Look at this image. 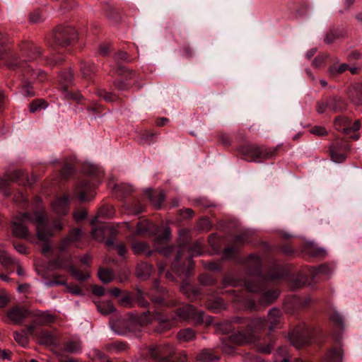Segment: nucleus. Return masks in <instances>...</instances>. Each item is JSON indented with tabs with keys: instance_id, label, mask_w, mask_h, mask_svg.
<instances>
[{
	"instance_id": "f257e3e1",
	"label": "nucleus",
	"mask_w": 362,
	"mask_h": 362,
	"mask_svg": "<svg viewBox=\"0 0 362 362\" xmlns=\"http://www.w3.org/2000/svg\"><path fill=\"white\" fill-rule=\"evenodd\" d=\"M30 223L35 225L37 238L41 241H48L55 231H60L64 228L60 219L55 220L53 226H50L45 211L42 209L32 213H23L16 216L13 221V234L18 238H27L30 234L27 225Z\"/></svg>"
},
{
	"instance_id": "f03ea898",
	"label": "nucleus",
	"mask_w": 362,
	"mask_h": 362,
	"mask_svg": "<svg viewBox=\"0 0 362 362\" xmlns=\"http://www.w3.org/2000/svg\"><path fill=\"white\" fill-rule=\"evenodd\" d=\"M284 274L280 270L272 272L268 276H257L248 279L245 283L246 289L251 293H259V302L264 305H268L279 296L276 289H267V284L282 279Z\"/></svg>"
},
{
	"instance_id": "7ed1b4c3",
	"label": "nucleus",
	"mask_w": 362,
	"mask_h": 362,
	"mask_svg": "<svg viewBox=\"0 0 362 362\" xmlns=\"http://www.w3.org/2000/svg\"><path fill=\"white\" fill-rule=\"evenodd\" d=\"M8 41L7 37L0 31V59H2L4 54H6V65L10 69L20 67L24 76H29L32 79H37L39 81H43L46 77L45 73L41 70L35 71L26 62H19L16 54L12 52L8 49L2 47Z\"/></svg>"
},
{
	"instance_id": "20e7f679",
	"label": "nucleus",
	"mask_w": 362,
	"mask_h": 362,
	"mask_svg": "<svg viewBox=\"0 0 362 362\" xmlns=\"http://www.w3.org/2000/svg\"><path fill=\"white\" fill-rule=\"evenodd\" d=\"M267 320L264 318H255L247 325L246 333L238 332L229 334L228 332V341L235 344L255 343L259 339L257 333L265 328Z\"/></svg>"
},
{
	"instance_id": "39448f33",
	"label": "nucleus",
	"mask_w": 362,
	"mask_h": 362,
	"mask_svg": "<svg viewBox=\"0 0 362 362\" xmlns=\"http://www.w3.org/2000/svg\"><path fill=\"white\" fill-rule=\"evenodd\" d=\"M187 234L188 231L186 229H182L180 230V235L182 238V242L180 245V248L175 258V262L173 266V271L177 275H181L182 272L176 267V264H177L182 258L186 257L189 262H190V259L193 256L200 255L203 252L202 243L199 240L194 243L193 244L188 243L186 240Z\"/></svg>"
},
{
	"instance_id": "423d86ee",
	"label": "nucleus",
	"mask_w": 362,
	"mask_h": 362,
	"mask_svg": "<svg viewBox=\"0 0 362 362\" xmlns=\"http://www.w3.org/2000/svg\"><path fill=\"white\" fill-rule=\"evenodd\" d=\"M313 330L305 323L298 325L289 334V340L296 349H301L310 344Z\"/></svg>"
},
{
	"instance_id": "0eeeda50",
	"label": "nucleus",
	"mask_w": 362,
	"mask_h": 362,
	"mask_svg": "<svg viewBox=\"0 0 362 362\" xmlns=\"http://www.w3.org/2000/svg\"><path fill=\"white\" fill-rule=\"evenodd\" d=\"M240 152L248 160L259 162L262 160L271 158L275 154L276 150L247 144L240 148Z\"/></svg>"
},
{
	"instance_id": "6e6552de",
	"label": "nucleus",
	"mask_w": 362,
	"mask_h": 362,
	"mask_svg": "<svg viewBox=\"0 0 362 362\" xmlns=\"http://www.w3.org/2000/svg\"><path fill=\"white\" fill-rule=\"evenodd\" d=\"M173 317L174 320H192L201 323L204 320V313L191 305H185L176 310Z\"/></svg>"
},
{
	"instance_id": "1a4fd4ad",
	"label": "nucleus",
	"mask_w": 362,
	"mask_h": 362,
	"mask_svg": "<svg viewBox=\"0 0 362 362\" xmlns=\"http://www.w3.org/2000/svg\"><path fill=\"white\" fill-rule=\"evenodd\" d=\"M76 31L73 27L60 25L54 32V39L59 45L66 46L76 39Z\"/></svg>"
},
{
	"instance_id": "9d476101",
	"label": "nucleus",
	"mask_w": 362,
	"mask_h": 362,
	"mask_svg": "<svg viewBox=\"0 0 362 362\" xmlns=\"http://www.w3.org/2000/svg\"><path fill=\"white\" fill-rule=\"evenodd\" d=\"M148 354L156 362H173L174 349L169 344L153 346L149 347Z\"/></svg>"
},
{
	"instance_id": "9b49d317",
	"label": "nucleus",
	"mask_w": 362,
	"mask_h": 362,
	"mask_svg": "<svg viewBox=\"0 0 362 362\" xmlns=\"http://www.w3.org/2000/svg\"><path fill=\"white\" fill-rule=\"evenodd\" d=\"M82 238V231L80 228H75L71 230L69 235L63 238L59 245V250L60 252H64L71 247H78V243L81 241Z\"/></svg>"
},
{
	"instance_id": "f8f14e48",
	"label": "nucleus",
	"mask_w": 362,
	"mask_h": 362,
	"mask_svg": "<svg viewBox=\"0 0 362 362\" xmlns=\"http://www.w3.org/2000/svg\"><path fill=\"white\" fill-rule=\"evenodd\" d=\"M95 183H90L89 181H83L80 183L74 190V194L81 202L90 201L93 197V190Z\"/></svg>"
},
{
	"instance_id": "ddd939ff",
	"label": "nucleus",
	"mask_w": 362,
	"mask_h": 362,
	"mask_svg": "<svg viewBox=\"0 0 362 362\" xmlns=\"http://www.w3.org/2000/svg\"><path fill=\"white\" fill-rule=\"evenodd\" d=\"M56 267L67 269L78 280L83 281L89 277L87 272L76 269L70 262H64L61 257H57L56 259Z\"/></svg>"
},
{
	"instance_id": "4468645a",
	"label": "nucleus",
	"mask_w": 362,
	"mask_h": 362,
	"mask_svg": "<svg viewBox=\"0 0 362 362\" xmlns=\"http://www.w3.org/2000/svg\"><path fill=\"white\" fill-rule=\"evenodd\" d=\"M28 315V310L24 308L16 306L6 313L8 319L16 325H20Z\"/></svg>"
},
{
	"instance_id": "2eb2a0df",
	"label": "nucleus",
	"mask_w": 362,
	"mask_h": 362,
	"mask_svg": "<svg viewBox=\"0 0 362 362\" xmlns=\"http://www.w3.org/2000/svg\"><path fill=\"white\" fill-rule=\"evenodd\" d=\"M170 237V232L168 228H165L163 233L162 235H158L156 238V250L161 254H163L165 256L169 255L172 250H173V247L171 246L168 247H160L159 245L162 244L164 245L167 243L168 240Z\"/></svg>"
},
{
	"instance_id": "dca6fc26",
	"label": "nucleus",
	"mask_w": 362,
	"mask_h": 362,
	"mask_svg": "<svg viewBox=\"0 0 362 362\" xmlns=\"http://www.w3.org/2000/svg\"><path fill=\"white\" fill-rule=\"evenodd\" d=\"M52 211L58 214L65 216L69 211V198L67 196L57 197L52 204Z\"/></svg>"
},
{
	"instance_id": "f3484780",
	"label": "nucleus",
	"mask_w": 362,
	"mask_h": 362,
	"mask_svg": "<svg viewBox=\"0 0 362 362\" xmlns=\"http://www.w3.org/2000/svg\"><path fill=\"white\" fill-rule=\"evenodd\" d=\"M24 176V172L21 170H15L8 172L3 177H0V191L4 190L13 181L19 180Z\"/></svg>"
},
{
	"instance_id": "a211bd4d",
	"label": "nucleus",
	"mask_w": 362,
	"mask_h": 362,
	"mask_svg": "<svg viewBox=\"0 0 362 362\" xmlns=\"http://www.w3.org/2000/svg\"><path fill=\"white\" fill-rule=\"evenodd\" d=\"M165 296V289L160 287L159 282L156 281L153 283V290L149 293V297L151 298V300L158 304H165L164 300Z\"/></svg>"
},
{
	"instance_id": "6ab92c4d",
	"label": "nucleus",
	"mask_w": 362,
	"mask_h": 362,
	"mask_svg": "<svg viewBox=\"0 0 362 362\" xmlns=\"http://www.w3.org/2000/svg\"><path fill=\"white\" fill-rule=\"evenodd\" d=\"M21 52L26 56L29 61L36 59L41 54L40 48L31 43L23 45L21 47Z\"/></svg>"
},
{
	"instance_id": "aec40b11",
	"label": "nucleus",
	"mask_w": 362,
	"mask_h": 362,
	"mask_svg": "<svg viewBox=\"0 0 362 362\" xmlns=\"http://www.w3.org/2000/svg\"><path fill=\"white\" fill-rule=\"evenodd\" d=\"M249 240L247 233H243L236 235L233 240V244L231 246H228V259H229L233 254H235L240 246L247 243Z\"/></svg>"
},
{
	"instance_id": "412c9836",
	"label": "nucleus",
	"mask_w": 362,
	"mask_h": 362,
	"mask_svg": "<svg viewBox=\"0 0 362 362\" xmlns=\"http://www.w3.org/2000/svg\"><path fill=\"white\" fill-rule=\"evenodd\" d=\"M158 231V229L155 225L144 220L137 223L135 233L136 235H150L156 233Z\"/></svg>"
},
{
	"instance_id": "4be33fe9",
	"label": "nucleus",
	"mask_w": 362,
	"mask_h": 362,
	"mask_svg": "<svg viewBox=\"0 0 362 362\" xmlns=\"http://www.w3.org/2000/svg\"><path fill=\"white\" fill-rule=\"evenodd\" d=\"M281 311L276 308L271 309L267 315V321L269 324V328L272 331L280 322L281 319Z\"/></svg>"
},
{
	"instance_id": "5701e85b",
	"label": "nucleus",
	"mask_w": 362,
	"mask_h": 362,
	"mask_svg": "<svg viewBox=\"0 0 362 362\" xmlns=\"http://www.w3.org/2000/svg\"><path fill=\"white\" fill-rule=\"evenodd\" d=\"M219 358L211 349H204L197 356V360L199 362H214Z\"/></svg>"
},
{
	"instance_id": "b1692460",
	"label": "nucleus",
	"mask_w": 362,
	"mask_h": 362,
	"mask_svg": "<svg viewBox=\"0 0 362 362\" xmlns=\"http://www.w3.org/2000/svg\"><path fill=\"white\" fill-rule=\"evenodd\" d=\"M327 106L334 112H338L344 110L346 105L341 98L333 96L327 98Z\"/></svg>"
},
{
	"instance_id": "393cba45",
	"label": "nucleus",
	"mask_w": 362,
	"mask_h": 362,
	"mask_svg": "<svg viewBox=\"0 0 362 362\" xmlns=\"http://www.w3.org/2000/svg\"><path fill=\"white\" fill-rule=\"evenodd\" d=\"M72 78H73V75L70 71L62 74V75L60 76L61 88L63 90V91L64 92L65 95L66 97L77 99L76 98H74V96L72 93H69L66 90L67 86L71 83Z\"/></svg>"
},
{
	"instance_id": "a878e982",
	"label": "nucleus",
	"mask_w": 362,
	"mask_h": 362,
	"mask_svg": "<svg viewBox=\"0 0 362 362\" xmlns=\"http://www.w3.org/2000/svg\"><path fill=\"white\" fill-rule=\"evenodd\" d=\"M152 271V265L146 262H141L138 264L136 267V274L138 277L143 279H147L151 275Z\"/></svg>"
},
{
	"instance_id": "bb28decb",
	"label": "nucleus",
	"mask_w": 362,
	"mask_h": 362,
	"mask_svg": "<svg viewBox=\"0 0 362 362\" xmlns=\"http://www.w3.org/2000/svg\"><path fill=\"white\" fill-rule=\"evenodd\" d=\"M247 264L251 273L257 274L261 267V259L259 257L252 255L247 260Z\"/></svg>"
},
{
	"instance_id": "cd10ccee",
	"label": "nucleus",
	"mask_w": 362,
	"mask_h": 362,
	"mask_svg": "<svg viewBox=\"0 0 362 362\" xmlns=\"http://www.w3.org/2000/svg\"><path fill=\"white\" fill-rule=\"evenodd\" d=\"M132 250L136 255L144 253L149 257L152 255L153 251L150 250L149 245L144 242H136L132 245Z\"/></svg>"
},
{
	"instance_id": "c85d7f7f",
	"label": "nucleus",
	"mask_w": 362,
	"mask_h": 362,
	"mask_svg": "<svg viewBox=\"0 0 362 362\" xmlns=\"http://www.w3.org/2000/svg\"><path fill=\"white\" fill-rule=\"evenodd\" d=\"M64 351L69 353L77 354L81 351V343L78 339H73L64 344Z\"/></svg>"
},
{
	"instance_id": "c756f323",
	"label": "nucleus",
	"mask_w": 362,
	"mask_h": 362,
	"mask_svg": "<svg viewBox=\"0 0 362 362\" xmlns=\"http://www.w3.org/2000/svg\"><path fill=\"white\" fill-rule=\"evenodd\" d=\"M325 362H342V351L340 348L331 349L325 357Z\"/></svg>"
},
{
	"instance_id": "7c9ffc66",
	"label": "nucleus",
	"mask_w": 362,
	"mask_h": 362,
	"mask_svg": "<svg viewBox=\"0 0 362 362\" xmlns=\"http://www.w3.org/2000/svg\"><path fill=\"white\" fill-rule=\"evenodd\" d=\"M349 120L346 117H339L335 119L334 127L344 134H349L350 129H349Z\"/></svg>"
},
{
	"instance_id": "2f4dec72",
	"label": "nucleus",
	"mask_w": 362,
	"mask_h": 362,
	"mask_svg": "<svg viewBox=\"0 0 362 362\" xmlns=\"http://www.w3.org/2000/svg\"><path fill=\"white\" fill-rule=\"evenodd\" d=\"M177 336L180 341H189L195 338V332L190 328H186L180 330Z\"/></svg>"
},
{
	"instance_id": "473e14b6",
	"label": "nucleus",
	"mask_w": 362,
	"mask_h": 362,
	"mask_svg": "<svg viewBox=\"0 0 362 362\" xmlns=\"http://www.w3.org/2000/svg\"><path fill=\"white\" fill-rule=\"evenodd\" d=\"M145 194L148 197L149 199L157 208H159L161 206L165 199V195L163 192H160L158 197L155 199L152 195V190L150 188L145 190Z\"/></svg>"
},
{
	"instance_id": "72a5a7b5",
	"label": "nucleus",
	"mask_w": 362,
	"mask_h": 362,
	"mask_svg": "<svg viewBox=\"0 0 362 362\" xmlns=\"http://www.w3.org/2000/svg\"><path fill=\"white\" fill-rule=\"evenodd\" d=\"M38 340L41 344L46 346L53 345L56 342L55 337L51 333L47 332H42L39 337Z\"/></svg>"
},
{
	"instance_id": "f704fd0d",
	"label": "nucleus",
	"mask_w": 362,
	"mask_h": 362,
	"mask_svg": "<svg viewBox=\"0 0 362 362\" xmlns=\"http://www.w3.org/2000/svg\"><path fill=\"white\" fill-rule=\"evenodd\" d=\"M15 261L16 259L9 256L5 250H0V264L3 267L8 268L13 266Z\"/></svg>"
},
{
	"instance_id": "c9c22d12",
	"label": "nucleus",
	"mask_w": 362,
	"mask_h": 362,
	"mask_svg": "<svg viewBox=\"0 0 362 362\" xmlns=\"http://www.w3.org/2000/svg\"><path fill=\"white\" fill-rule=\"evenodd\" d=\"M86 173L93 177H98L103 174V170L98 166L93 164H87L83 167Z\"/></svg>"
},
{
	"instance_id": "e433bc0d",
	"label": "nucleus",
	"mask_w": 362,
	"mask_h": 362,
	"mask_svg": "<svg viewBox=\"0 0 362 362\" xmlns=\"http://www.w3.org/2000/svg\"><path fill=\"white\" fill-rule=\"evenodd\" d=\"M98 277L100 281L105 284L110 282L113 278L114 274L112 271L108 269H100L98 271Z\"/></svg>"
},
{
	"instance_id": "4c0bfd02",
	"label": "nucleus",
	"mask_w": 362,
	"mask_h": 362,
	"mask_svg": "<svg viewBox=\"0 0 362 362\" xmlns=\"http://www.w3.org/2000/svg\"><path fill=\"white\" fill-rule=\"evenodd\" d=\"M27 335L28 334L25 330H21V332H15L13 333V337L15 341L21 346H25L28 344V339Z\"/></svg>"
},
{
	"instance_id": "58836bf2",
	"label": "nucleus",
	"mask_w": 362,
	"mask_h": 362,
	"mask_svg": "<svg viewBox=\"0 0 362 362\" xmlns=\"http://www.w3.org/2000/svg\"><path fill=\"white\" fill-rule=\"evenodd\" d=\"M349 69L347 64H341L339 66L334 64L329 68L328 72L331 76L341 74Z\"/></svg>"
},
{
	"instance_id": "ea45409f",
	"label": "nucleus",
	"mask_w": 362,
	"mask_h": 362,
	"mask_svg": "<svg viewBox=\"0 0 362 362\" xmlns=\"http://www.w3.org/2000/svg\"><path fill=\"white\" fill-rule=\"evenodd\" d=\"M308 281V274L305 272L298 273L293 279V286L295 288L300 287L305 285Z\"/></svg>"
},
{
	"instance_id": "a19ab883",
	"label": "nucleus",
	"mask_w": 362,
	"mask_h": 362,
	"mask_svg": "<svg viewBox=\"0 0 362 362\" xmlns=\"http://www.w3.org/2000/svg\"><path fill=\"white\" fill-rule=\"evenodd\" d=\"M89 357L100 362H110L106 356L98 349H93L88 354Z\"/></svg>"
},
{
	"instance_id": "79ce46f5",
	"label": "nucleus",
	"mask_w": 362,
	"mask_h": 362,
	"mask_svg": "<svg viewBox=\"0 0 362 362\" xmlns=\"http://www.w3.org/2000/svg\"><path fill=\"white\" fill-rule=\"evenodd\" d=\"M113 216L112 209L111 207L101 208L98 213V216L91 221L93 226L95 225L98 222V216H105L110 218Z\"/></svg>"
},
{
	"instance_id": "37998d69",
	"label": "nucleus",
	"mask_w": 362,
	"mask_h": 362,
	"mask_svg": "<svg viewBox=\"0 0 362 362\" xmlns=\"http://www.w3.org/2000/svg\"><path fill=\"white\" fill-rule=\"evenodd\" d=\"M107 229L105 226L95 227L92 230L93 237L98 241H103L105 240V231Z\"/></svg>"
},
{
	"instance_id": "c03bdc74",
	"label": "nucleus",
	"mask_w": 362,
	"mask_h": 362,
	"mask_svg": "<svg viewBox=\"0 0 362 362\" xmlns=\"http://www.w3.org/2000/svg\"><path fill=\"white\" fill-rule=\"evenodd\" d=\"M98 310L103 315H108L115 310V308L112 303L106 302L98 304Z\"/></svg>"
},
{
	"instance_id": "a18cd8bd",
	"label": "nucleus",
	"mask_w": 362,
	"mask_h": 362,
	"mask_svg": "<svg viewBox=\"0 0 362 362\" xmlns=\"http://www.w3.org/2000/svg\"><path fill=\"white\" fill-rule=\"evenodd\" d=\"M47 107V103L43 100H37L33 101L30 106V111L35 112L38 110L46 109Z\"/></svg>"
},
{
	"instance_id": "49530a36",
	"label": "nucleus",
	"mask_w": 362,
	"mask_h": 362,
	"mask_svg": "<svg viewBox=\"0 0 362 362\" xmlns=\"http://www.w3.org/2000/svg\"><path fill=\"white\" fill-rule=\"evenodd\" d=\"M274 344V339H270L269 343L267 344L266 345L258 344L257 346V351L261 354H269L272 351V349Z\"/></svg>"
},
{
	"instance_id": "de8ad7c7",
	"label": "nucleus",
	"mask_w": 362,
	"mask_h": 362,
	"mask_svg": "<svg viewBox=\"0 0 362 362\" xmlns=\"http://www.w3.org/2000/svg\"><path fill=\"white\" fill-rule=\"evenodd\" d=\"M329 268L327 265H321L317 269H309L308 272L313 275V278L317 274H326L328 273Z\"/></svg>"
},
{
	"instance_id": "09e8293b",
	"label": "nucleus",
	"mask_w": 362,
	"mask_h": 362,
	"mask_svg": "<svg viewBox=\"0 0 362 362\" xmlns=\"http://www.w3.org/2000/svg\"><path fill=\"white\" fill-rule=\"evenodd\" d=\"M95 69L94 64L89 62H83L81 64V72L85 77H88Z\"/></svg>"
},
{
	"instance_id": "8fccbe9b",
	"label": "nucleus",
	"mask_w": 362,
	"mask_h": 362,
	"mask_svg": "<svg viewBox=\"0 0 362 362\" xmlns=\"http://www.w3.org/2000/svg\"><path fill=\"white\" fill-rule=\"evenodd\" d=\"M199 282L202 285H211L214 283V279L208 274H202L199 276Z\"/></svg>"
},
{
	"instance_id": "3c124183",
	"label": "nucleus",
	"mask_w": 362,
	"mask_h": 362,
	"mask_svg": "<svg viewBox=\"0 0 362 362\" xmlns=\"http://www.w3.org/2000/svg\"><path fill=\"white\" fill-rule=\"evenodd\" d=\"M276 354L283 358L281 360V362H289L290 358L287 355V348L286 347H280L277 351Z\"/></svg>"
},
{
	"instance_id": "603ef678",
	"label": "nucleus",
	"mask_w": 362,
	"mask_h": 362,
	"mask_svg": "<svg viewBox=\"0 0 362 362\" xmlns=\"http://www.w3.org/2000/svg\"><path fill=\"white\" fill-rule=\"evenodd\" d=\"M98 95L103 98L107 102H112L116 100V96L114 94L106 92L105 90L98 91Z\"/></svg>"
},
{
	"instance_id": "864d4df0",
	"label": "nucleus",
	"mask_w": 362,
	"mask_h": 362,
	"mask_svg": "<svg viewBox=\"0 0 362 362\" xmlns=\"http://www.w3.org/2000/svg\"><path fill=\"white\" fill-rule=\"evenodd\" d=\"M331 157L334 162L335 163H341L343 162L346 157L344 154L338 153L334 151H331Z\"/></svg>"
},
{
	"instance_id": "5fc2aeb1",
	"label": "nucleus",
	"mask_w": 362,
	"mask_h": 362,
	"mask_svg": "<svg viewBox=\"0 0 362 362\" xmlns=\"http://www.w3.org/2000/svg\"><path fill=\"white\" fill-rule=\"evenodd\" d=\"M310 132L311 134H315L317 136H323V135L327 134L326 129L324 127H320V126H315L314 127H313L310 129Z\"/></svg>"
},
{
	"instance_id": "6e6d98bb",
	"label": "nucleus",
	"mask_w": 362,
	"mask_h": 362,
	"mask_svg": "<svg viewBox=\"0 0 362 362\" xmlns=\"http://www.w3.org/2000/svg\"><path fill=\"white\" fill-rule=\"evenodd\" d=\"M332 320L337 325L342 327L344 324L343 317L337 313H334L331 316Z\"/></svg>"
},
{
	"instance_id": "4d7b16f0",
	"label": "nucleus",
	"mask_w": 362,
	"mask_h": 362,
	"mask_svg": "<svg viewBox=\"0 0 362 362\" xmlns=\"http://www.w3.org/2000/svg\"><path fill=\"white\" fill-rule=\"evenodd\" d=\"M87 216V213L84 209H80L74 212V217L76 221H81Z\"/></svg>"
},
{
	"instance_id": "13d9d810",
	"label": "nucleus",
	"mask_w": 362,
	"mask_h": 362,
	"mask_svg": "<svg viewBox=\"0 0 362 362\" xmlns=\"http://www.w3.org/2000/svg\"><path fill=\"white\" fill-rule=\"evenodd\" d=\"M22 93L25 96H33L35 94L30 84L23 85L22 88Z\"/></svg>"
},
{
	"instance_id": "bf43d9fd",
	"label": "nucleus",
	"mask_w": 362,
	"mask_h": 362,
	"mask_svg": "<svg viewBox=\"0 0 362 362\" xmlns=\"http://www.w3.org/2000/svg\"><path fill=\"white\" fill-rule=\"evenodd\" d=\"M67 290L69 293L74 295H83L82 290L78 286H68Z\"/></svg>"
},
{
	"instance_id": "052dcab7",
	"label": "nucleus",
	"mask_w": 362,
	"mask_h": 362,
	"mask_svg": "<svg viewBox=\"0 0 362 362\" xmlns=\"http://www.w3.org/2000/svg\"><path fill=\"white\" fill-rule=\"evenodd\" d=\"M173 362H186L187 361V355L185 354L176 355L174 354L172 358Z\"/></svg>"
},
{
	"instance_id": "680f3d73",
	"label": "nucleus",
	"mask_w": 362,
	"mask_h": 362,
	"mask_svg": "<svg viewBox=\"0 0 362 362\" xmlns=\"http://www.w3.org/2000/svg\"><path fill=\"white\" fill-rule=\"evenodd\" d=\"M327 107L328 108V106H327V100H326L325 103L324 102H317V111L318 113H323L325 112Z\"/></svg>"
},
{
	"instance_id": "e2e57ef3",
	"label": "nucleus",
	"mask_w": 362,
	"mask_h": 362,
	"mask_svg": "<svg viewBox=\"0 0 362 362\" xmlns=\"http://www.w3.org/2000/svg\"><path fill=\"white\" fill-rule=\"evenodd\" d=\"M355 0H343L344 10L339 11L340 13H344L348 11L351 6L354 4Z\"/></svg>"
},
{
	"instance_id": "0e129e2a",
	"label": "nucleus",
	"mask_w": 362,
	"mask_h": 362,
	"mask_svg": "<svg viewBox=\"0 0 362 362\" xmlns=\"http://www.w3.org/2000/svg\"><path fill=\"white\" fill-rule=\"evenodd\" d=\"M115 247L117 250V252L120 256L123 257L125 255L127 249L124 244H117L115 246Z\"/></svg>"
},
{
	"instance_id": "69168bd1",
	"label": "nucleus",
	"mask_w": 362,
	"mask_h": 362,
	"mask_svg": "<svg viewBox=\"0 0 362 362\" xmlns=\"http://www.w3.org/2000/svg\"><path fill=\"white\" fill-rule=\"evenodd\" d=\"M14 247L17 252L21 254H27L28 250L25 245L23 244H16L14 245Z\"/></svg>"
},
{
	"instance_id": "338daca9",
	"label": "nucleus",
	"mask_w": 362,
	"mask_h": 362,
	"mask_svg": "<svg viewBox=\"0 0 362 362\" xmlns=\"http://www.w3.org/2000/svg\"><path fill=\"white\" fill-rule=\"evenodd\" d=\"M216 332L218 334H224L226 332V325L225 323L218 324L216 326Z\"/></svg>"
},
{
	"instance_id": "774afa93",
	"label": "nucleus",
	"mask_w": 362,
	"mask_h": 362,
	"mask_svg": "<svg viewBox=\"0 0 362 362\" xmlns=\"http://www.w3.org/2000/svg\"><path fill=\"white\" fill-rule=\"evenodd\" d=\"M325 57L318 56L314 59V60L313 61V64L315 66L318 67L325 62Z\"/></svg>"
}]
</instances>
